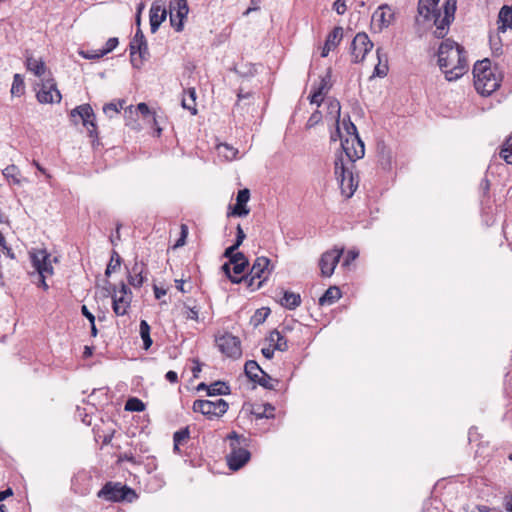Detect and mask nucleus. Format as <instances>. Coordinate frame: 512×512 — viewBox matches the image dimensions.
Returning a JSON list of instances; mask_svg holds the SVG:
<instances>
[{
  "mask_svg": "<svg viewBox=\"0 0 512 512\" xmlns=\"http://www.w3.org/2000/svg\"><path fill=\"white\" fill-rule=\"evenodd\" d=\"M440 0H419L417 6V25L432 22L436 29L434 36L443 39L449 31L450 24L455 19L457 0H445L442 9L438 8Z\"/></svg>",
  "mask_w": 512,
  "mask_h": 512,
  "instance_id": "1",
  "label": "nucleus"
},
{
  "mask_svg": "<svg viewBox=\"0 0 512 512\" xmlns=\"http://www.w3.org/2000/svg\"><path fill=\"white\" fill-rule=\"evenodd\" d=\"M437 56L438 65L448 81H455L468 71L465 48L450 38L440 44Z\"/></svg>",
  "mask_w": 512,
  "mask_h": 512,
  "instance_id": "2",
  "label": "nucleus"
},
{
  "mask_svg": "<svg viewBox=\"0 0 512 512\" xmlns=\"http://www.w3.org/2000/svg\"><path fill=\"white\" fill-rule=\"evenodd\" d=\"M474 86L478 93L489 96L501 84L502 76L497 67L491 66L488 58L477 61L473 67Z\"/></svg>",
  "mask_w": 512,
  "mask_h": 512,
  "instance_id": "3",
  "label": "nucleus"
},
{
  "mask_svg": "<svg viewBox=\"0 0 512 512\" xmlns=\"http://www.w3.org/2000/svg\"><path fill=\"white\" fill-rule=\"evenodd\" d=\"M97 497L113 503H132L138 499V494L134 489L121 482L108 481L98 491Z\"/></svg>",
  "mask_w": 512,
  "mask_h": 512,
  "instance_id": "4",
  "label": "nucleus"
},
{
  "mask_svg": "<svg viewBox=\"0 0 512 512\" xmlns=\"http://www.w3.org/2000/svg\"><path fill=\"white\" fill-rule=\"evenodd\" d=\"M334 172L339 181L342 194L346 198L352 197L358 187V181L355 179L353 172L345 166L342 155L335 159Z\"/></svg>",
  "mask_w": 512,
  "mask_h": 512,
  "instance_id": "5",
  "label": "nucleus"
},
{
  "mask_svg": "<svg viewBox=\"0 0 512 512\" xmlns=\"http://www.w3.org/2000/svg\"><path fill=\"white\" fill-rule=\"evenodd\" d=\"M50 257L51 255L45 249L30 252L31 263L38 277V286L42 287L44 290L49 288L45 280L46 277L53 274Z\"/></svg>",
  "mask_w": 512,
  "mask_h": 512,
  "instance_id": "6",
  "label": "nucleus"
},
{
  "mask_svg": "<svg viewBox=\"0 0 512 512\" xmlns=\"http://www.w3.org/2000/svg\"><path fill=\"white\" fill-rule=\"evenodd\" d=\"M36 98L41 104H53L60 103L62 95L57 89L56 81L51 72H48L47 77L40 80V83L36 84Z\"/></svg>",
  "mask_w": 512,
  "mask_h": 512,
  "instance_id": "7",
  "label": "nucleus"
},
{
  "mask_svg": "<svg viewBox=\"0 0 512 512\" xmlns=\"http://www.w3.org/2000/svg\"><path fill=\"white\" fill-rule=\"evenodd\" d=\"M129 49L133 67L140 68L143 62L150 56L147 40L141 28L136 29L135 35L129 44Z\"/></svg>",
  "mask_w": 512,
  "mask_h": 512,
  "instance_id": "8",
  "label": "nucleus"
},
{
  "mask_svg": "<svg viewBox=\"0 0 512 512\" xmlns=\"http://www.w3.org/2000/svg\"><path fill=\"white\" fill-rule=\"evenodd\" d=\"M192 409L194 412L203 414L208 419H213L219 418L227 412L228 403L223 399L215 401L198 399L194 401Z\"/></svg>",
  "mask_w": 512,
  "mask_h": 512,
  "instance_id": "9",
  "label": "nucleus"
},
{
  "mask_svg": "<svg viewBox=\"0 0 512 512\" xmlns=\"http://www.w3.org/2000/svg\"><path fill=\"white\" fill-rule=\"evenodd\" d=\"M229 439L232 440V451L227 456V463L231 470L237 471L249 461L250 452L247 449L237 447L240 443L239 436L235 432L229 435Z\"/></svg>",
  "mask_w": 512,
  "mask_h": 512,
  "instance_id": "10",
  "label": "nucleus"
},
{
  "mask_svg": "<svg viewBox=\"0 0 512 512\" xmlns=\"http://www.w3.org/2000/svg\"><path fill=\"white\" fill-rule=\"evenodd\" d=\"M112 308L114 313L117 316H124L127 314L128 309L130 308L131 300H132V292L128 288V286L121 282L120 290H116V286L112 287Z\"/></svg>",
  "mask_w": 512,
  "mask_h": 512,
  "instance_id": "11",
  "label": "nucleus"
},
{
  "mask_svg": "<svg viewBox=\"0 0 512 512\" xmlns=\"http://www.w3.org/2000/svg\"><path fill=\"white\" fill-rule=\"evenodd\" d=\"M216 344L219 350L230 358H239L242 354L241 342L238 337L231 333L216 338Z\"/></svg>",
  "mask_w": 512,
  "mask_h": 512,
  "instance_id": "12",
  "label": "nucleus"
},
{
  "mask_svg": "<svg viewBox=\"0 0 512 512\" xmlns=\"http://www.w3.org/2000/svg\"><path fill=\"white\" fill-rule=\"evenodd\" d=\"M341 148L351 163V166H353V163L356 160L361 159L365 154L364 143L359 135H355L351 138H344L341 142Z\"/></svg>",
  "mask_w": 512,
  "mask_h": 512,
  "instance_id": "13",
  "label": "nucleus"
},
{
  "mask_svg": "<svg viewBox=\"0 0 512 512\" xmlns=\"http://www.w3.org/2000/svg\"><path fill=\"white\" fill-rule=\"evenodd\" d=\"M373 48V42L365 32L357 33L351 43V54L353 62L359 63L364 60L366 54Z\"/></svg>",
  "mask_w": 512,
  "mask_h": 512,
  "instance_id": "14",
  "label": "nucleus"
},
{
  "mask_svg": "<svg viewBox=\"0 0 512 512\" xmlns=\"http://www.w3.org/2000/svg\"><path fill=\"white\" fill-rule=\"evenodd\" d=\"M169 9L171 26L174 27L177 32H181L183 30V20L187 17L189 12L187 0H171Z\"/></svg>",
  "mask_w": 512,
  "mask_h": 512,
  "instance_id": "15",
  "label": "nucleus"
},
{
  "mask_svg": "<svg viewBox=\"0 0 512 512\" xmlns=\"http://www.w3.org/2000/svg\"><path fill=\"white\" fill-rule=\"evenodd\" d=\"M71 118L79 117L91 137H97L95 114L89 104H83L74 108L70 113Z\"/></svg>",
  "mask_w": 512,
  "mask_h": 512,
  "instance_id": "16",
  "label": "nucleus"
},
{
  "mask_svg": "<svg viewBox=\"0 0 512 512\" xmlns=\"http://www.w3.org/2000/svg\"><path fill=\"white\" fill-rule=\"evenodd\" d=\"M344 252V249H331L324 252L319 260V267L323 277H330Z\"/></svg>",
  "mask_w": 512,
  "mask_h": 512,
  "instance_id": "17",
  "label": "nucleus"
},
{
  "mask_svg": "<svg viewBox=\"0 0 512 512\" xmlns=\"http://www.w3.org/2000/svg\"><path fill=\"white\" fill-rule=\"evenodd\" d=\"M272 270L273 265H271L269 258L260 256L255 259L249 273L258 278L256 288H261L263 286V283L268 279Z\"/></svg>",
  "mask_w": 512,
  "mask_h": 512,
  "instance_id": "18",
  "label": "nucleus"
},
{
  "mask_svg": "<svg viewBox=\"0 0 512 512\" xmlns=\"http://www.w3.org/2000/svg\"><path fill=\"white\" fill-rule=\"evenodd\" d=\"M395 14L391 7L383 4L374 12L372 19L377 23L379 30L389 27L394 21Z\"/></svg>",
  "mask_w": 512,
  "mask_h": 512,
  "instance_id": "19",
  "label": "nucleus"
},
{
  "mask_svg": "<svg viewBox=\"0 0 512 512\" xmlns=\"http://www.w3.org/2000/svg\"><path fill=\"white\" fill-rule=\"evenodd\" d=\"M250 199V191L247 188L239 190L236 197V204L228 216L244 217L249 214L250 209L247 207V202Z\"/></svg>",
  "mask_w": 512,
  "mask_h": 512,
  "instance_id": "20",
  "label": "nucleus"
},
{
  "mask_svg": "<svg viewBox=\"0 0 512 512\" xmlns=\"http://www.w3.org/2000/svg\"><path fill=\"white\" fill-rule=\"evenodd\" d=\"M166 17L167 11L165 7L158 2H153L149 11L150 29L152 33H155L158 30Z\"/></svg>",
  "mask_w": 512,
  "mask_h": 512,
  "instance_id": "21",
  "label": "nucleus"
},
{
  "mask_svg": "<svg viewBox=\"0 0 512 512\" xmlns=\"http://www.w3.org/2000/svg\"><path fill=\"white\" fill-rule=\"evenodd\" d=\"M25 66L29 72L40 78V80L47 77L48 72H50L41 58L37 59L31 54L26 55Z\"/></svg>",
  "mask_w": 512,
  "mask_h": 512,
  "instance_id": "22",
  "label": "nucleus"
},
{
  "mask_svg": "<svg viewBox=\"0 0 512 512\" xmlns=\"http://www.w3.org/2000/svg\"><path fill=\"white\" fill-rule=\"evenodd\" d=\"M146 265L143 262L136 261L132 268L128 270V282L131 286L141 287L145 281L144 272Z\"/></svg>",
  "mask_w": 512,
  "mask_h": 512,
  "instance_id": "23",
  "label": "nucleus"
},
{
  "mask_svg": "<svg viewBox=\"0 0 512 512\" xmlns=\"http://www.w3.org/2000/svg\"><path fill=\"white\" fill-rule=\"evenodd\" d=\"M268 341L275 350L284 352L288 349L287 340L285 339L284 335L277 329H274L270 332Z\"/></svg>",
  "mask_w": 512,
  "mask_h": 512,
  "instance_id": "24",
  "label": "nucleus"
},
{
  "mask_svg": "<svg viewBox=\"0 0 512 512\" xmlns=\"http://www.w3.org/2000/svg\"><path fill=\"white\" fill-rule=\"evenodd\" d=\"M181 105L184 109L189 110L192 115L197 114L195 88H189L184 91Z\"/></svg>",
  "mask_w": 512,
  "mask_h": 512,
  "instance_id": "25",
  "label": "nucleus"
},
{
  "mask_svg": "<svg viewBox=\"0 0 512 512\" xmlns=\"http://www.w3.org/2000/svg\"><path fill=\"white\" fill-rule=\"evenodd\" d=\"M342 296V293L337 286H330L324 294L319 298V305L325 306V305H332L335 303L338 299H340Z\"/></svg>",
  "mask_w": 512,
  "mask_h": 512,
  "instance_id": "26",
  "label": "nucleus"
},
{
  "mask_svg": "<svg viewBox=\"0 0 512 512\" xmlns=\"http://www.w3.org/2000/svg\"><path fill=\"white\" fill-rule=\"evenodd\" d=\"M501 25L498 27L500 32H505L507 28H512V6L504 5L498 15Z\"/></svg>",
  "mask_w": 512,
  "mask_h": 512,
  "instance_id": "27",
  "label": "nucleus"
},
{
  "mask_svg": "<svg viewBox=\"0 0 512 512\" xmlns=\"http://www.w3.org/2000/svg\"><path fill=\"white\" fill-rule=\"evenodd\" d=\"M280 304L289 310H294L301 304V296L298 293L284 291Z\"/></svg>",
  "mask_w": 512,
  "mask_h": 512,
  "instance_id": "28",
  "label": "nucleus"
},
{
  "mask_svg": "<svg viewBox=\"0 0 512 512\" xmlns=\"http://www.w3.org/2000/svg\"><path fill=\"white\" fill-rule=\"evenodd\" d=\"M274 410V407L269 403L257 404L253 406L251 414H253L257 419L274 418Z\"/></svg>",
  "mask_w": 512,
  "mask_h": 512,
  "instance_id": "29",
  "label": "nucleus"
},
{
  "mask_svg": "<svg viewBox=\"0 0 512 512\" xmlns=\"http://www.w3.org/2000/svg\"><path fill=\"white\" fill-rule=\"evenodd\" d=\"M150 331H151V327L148 324V322L146 320H141L140 325H139V333H140V337L143 341V349L144 350H148L153 344V340L150 336Z\"/></svg>",
  "mask_w": 512,
  "mask_h": 512,
  "instance_id": "30",
  "label": "nucleus"
},
{
  "mask_svg": "<svg viewBox=\"0 0 512 512\" xmlns=\"http://www.w3.org/2000/svg\"><path fill=\"white\" fill-rule=\"evenodd\" d=\"M216 149L220 157H223L225 160L229 161L235 159L238 154V150L227 143H221L217 145Z\"/></svg>",
  "mask_w": 512,
  "mask_h": 512,
  "instance_id": "31",
  "label": "nucleus"
},
{
  "mask_svg": "<svg viewBox=\"0 0 512 512\" xmlns=\"http://www.w3.org/2000/svg\"><path fill=\"white\" fill-rule=\"evenodd\" d=\"M230 394V387L223 381H215L209 385L208 396H218Z\"/></svg>",
  "mask_w": 512,
  "mask_h": 512,
  "instance_id": "32",
  "label": "nucleus"
},
{
  "mask_svg": "<svg viewBox=\"0 0 512 512\" xmlns=\"http://www.w3.org/2000/svg\"><path fill=\"white\" fill-rule=\"evenodd\" d=\"M377 57H378V64L374 68L373 75L378 77H384L388 73V64H387V57L384 55V62L381 54V48H377L376 50Z\"/></svg>",
  "mask_w": 512,
  "mask_h": 512,
  "instance_id": "33",
  "label": "nucleus"
},
{
  "mask_svg": "<svg viewBox=\"0 0 512 512\" xmlns=\"http://www.w3.org/2000/svg\"><path fill=\"white\" fill-rule=\"evenodd\" d=\"M3 176L10 182L15 185H19L21 183L20 180V170L16 165H8L3 170Z\"/></svg>",
  "mask_w": 512,
  "mask_h": 512,
  "instance_id": "34",
  "label": "nucleus"
},
{
  "mask_svg": "<svg viewBox=\"0 0 512 512\" xmlns=\"http://www.w3.org/2000/svg\"><path fill=\"white\" fill-rule=\"evenodd\" d=\"M261 376H258L256 381L254 383H257L258 385L262 386L265 389L268 390H275L276 386L279 384V381L276 379H273L270 375H268L265 371L262 370Z\"/></svg>",
  "mask_w": 512,
  "mask_h": 512,
  "instance_id": "35",
  "label": "nucleus"
},
{
  "mask_svg": "<svg viewBox=\"0 0 512 512\" xmlns=\"http://www.w3.org/2000/svg\"><path fill=\"white\" fill-rule=\"evenodd\" d=\"M244 371L246 376L252 381L255 382L258 378V372H262V368L258 365V363L254 360H248L245 363Z\"/></svg>",
  "mask_w": 512,
  "mask_h": 512,
  "instance_id": "36",
  "label": "nucleus"
},
{
  "mask_svg": "<svg viewBox=\"0 0 512 512\" xmlns=\"http://www.w3.org/2000/svg\"><path fill=\"white\" fill-rule=\"evenodd\" d=\"M342 38L343 28L337 26L328 34L325 42L334 49L341 42Z\"/></svg>",
  "mask_w": 512,
  "mask_h": 512,
  "instance_id": "37",
  "label": "nucleus"
},
{
  "mask_svg": "<svg viewBox=\"0 0 512 512\" xmlns=\"http://www.w3.org/2000/svg\"><path fill=\"white\" fill-rule=\"evenodd\" d=\"M331 69H327L324 76L321 77L320 82L313 86V89L317 90L318 93L325 95L331 88Z\"/></svg>",
  "mask_w": 512,
  "mask_h": 512,
  "instance_id": "38",
  "label": "nucleus"
},
{
  "mask_svg": "<svg viewBox=\"0 0 512 512\" xmlns=\"http://www.w3.org/2000/svg\"><path fill=\"white\" fill-rule=\"evenodd\" d=\"M25 92V84L20 74H15L13 77V83L11 86V94L13 96H21Z\"/></svg>",
  "mask_w": 512,
  "mask_h": 512,
  "instance_id": "39",
  "label": "nucleus"
},
{
  "mask_svg": "<svg viewBox=\"0 0 512 512\" xmlns=\"http://www.w3.org/2000/svg\"><path fill=\"white\" fill-rule=\"evenodd\" d=\"M125 410L131 412H142L145 410V404L137 397H130L125 403Z\"/></svg>",
  "mask_w": 512,
  "mask_h": 512,
  "instance_id": "40",
  "label": "nucleus"
},
{
  "mask_svg": "<svg viewBox=\"0 0 512 512\" xmlns=\"http://www.w3.org/2000/svg\"><path fill=\"white\" fill-rule=\"evenodd\" d=\"M121 262H122V258L115 250H113L111 259H110V261L106 267V270H105V275L110 276L111 273L115 272L121 266Z\"/></svg>",
  "mask_w": 512,
  "mask_h": 512,
  "instance_id": "41",
  "label": "nucleus"
},
{
  "mask_svg": "<svg viewBox=\"0 0 512 512\" xmlns=\"http://www.w3.org/2000/svg\"><path fill=\"white\" fill-rule=\"evenodd\" d=\"M124 101L110 102L104 105L103 112L110 118L120 112L122 109Z\"/></svg>",
  "mask_w": 512,
  "mask_h": 512,
  "instance_id": "42",
  "label": "nucleus"
},
{
  "mask_svg": "<svg viewBox=\"0 0 512 512\" xmlns=\"http://www.w3.org/2000/svg\"><path fill=\"white\" fill-rule=\"evenodd\" d=\"M222 272L226 275V277L234 284H239L242 282V278L232 275V263L228 261L221 266Z\"/></svg>",
  "mask_w": 512,
  "mask_h": 512,
  "instance_id": "43",
  "label": "nucleus"
},
{
  "mask_svg": "<svg viewBox=\"0 0 512 512\" xmlns=\"http://www.w3.org/2000/svg\"><path fill=\"white\" fill-rule=\"evenodd\" d=\"M190 431L188 427H185L183 429H180L176 431L173 435V441L179 443L180 445L183 444L186 440L189 439Z\"/></svg>",
  "mask_w": 512,
  "mask_h": 512,
  "instance_id": "44",
  "label": "nucleus"
},
{
  "mask_svg": "<svg viewBox=\"0 0 512 512\" xmlns=\"http://www.w3.org/2000/svg\"><path fill=\"white\" fill-rule=\"evenodd\" d=\"M343 127L347 134L346 138H351L355 135H358L357 128L355 124L350 120L349 116L347 120L345 118L343 119Z\"/></svg>",
  "mask_w": 512,
  "mask_h": 512,
  "instance_id": "45",
  "label": "nucleus"
},
{
  "mask_svg": "<svg viewBox=\"0 0 512 512\" xmlns=\"http://www.w3.org/2000/svg\"><path fill=\"white\" fill-rule=\"evenodd\" d=\"M79 55L82 56L84 59H99L103 57V54L101 50H81L79 51Z\"/></svg>",
  "mask_w": 512,
  "mask_h": 512,
  "instance_id": "46",
  "label": "nucleus"
},
{
  "mask_svg": "<svg viewBox=\"0 0 512 512\" xmlns=\"http://www.w3.org/2000/svg\"><path fill=\"white\" fill-rule=\"evenodd\" d=\"M118 44H119L118 38H116V37L109 38L105 44V47L100 49L103 56H105L106 54L113 51L117 47Z\"/></svg>",
  "mask_w": 512,
  "mask_h": 512,
  "instance_id": "47",
  "label": "nucleus"
},
{
  "mask_svg": "<svg viewBox=\"0 0 512 512\" xmlns=\"http://www.w3.org/2000/svg\"><path fill=\"white\" fill-rule=\"evenodd\" d=\"M500 156L507 164H512V147L508 146V143H504L500 151Z\"/></svg>",
  "mask_w": 512,
  "mask_h": 512,
  "instance_id": "48",
  "label": "nucleus"
},
{
  "mask_svg": "<svg viewBox=\"0 0 512 512\" xmlns=\"http://www.w3.org/2000/svg\"><path fill=\"white\" fill-rule=\"evenodd\" d=\"M322 120V114L320 111H314L307 120L306 128L310 129L317 125Z\"/></svg>",
  "mask_w": 512,
  "mask_h": 512,
  "instance_id": "49",
  "label": "nucleus"
},
{
  "mask_svg": "<svg viewBox=\"0 0 512 512\" xmlns=\"http://www.w3.org/2000/svg\"><path fill=\"white\" fill-rule=\"evenodd\" d=\"M242 281H244L247 284V287L250 288L252 291L257 290L255 281L258 280L257 277H254L251 273H248L247 275L241 276Z\"/></svg>",
  "mask_w": 512,
  "mask_h": 512,
  "instance_id": "50",
  "label": "nucleus"
},
{
  "mask_svg": "<svg viewBox=\"0 0 512 512\" xmlns=\"http://www.w3.org/2000/svg\"><path fill=\"white\" fill-rule=\"evenodd\" d=\"M186 308V319L198 321L199 320V310L196 306L190 307L188 305H185Z\"/></svg>",
  "mask_w": 512,
  "mask_h": 512,
  "instance_id": "51",
  "label": "nucleus"
},
{
  "mask_svg": "<svg viewBox=\"0 0 512 512\" xmlns=\"http://www.w3.org/2000/svg\"><path fill=\"white\" fill-rule=\"evenodd\" d=\"M249 265H244L243 262L241 263H232V275L233 276H237V277H241L243 276L242 274L244 273V271L247 269Z\"/></svg>",
  "mask_w": 512,
  "mask_h": 512,
  "instance_id": "52",
  "label": "nucleus"
},
{
  "mask_svg": "<svg viewBox=\"0 0 512 512\" xmlns=\"http://www.w3.org/2000/svg\"><path fill=\"white\" fill-rule=\"evenodd\" d=\"M329 110H330V113L334 112L336 114V123L340 122L341 106H340L339 101H337V100L330 101Z\"/></svg>",
  "mask_w": 512,
  "mask_h": 512,
  "instance_id": "53",
  "label": "nucleus"
},
{
  "mask_svg": "<svg viewBox=\"0 0 512 512\" xmlns=\"http://www.w3.org/2000/svg\"><path fill=\"white\" fill-rule=\"evenodd\" d=\"M246 238V234L244 233L242 227L240 224L237 225L236 228V239L233 245L237 246L238 248L243 243L244 239Z\"/></svg>",
  "mask_w": 512,
  "mask_h": 512,
  "instance_id": "54",
  "label": "nucleus"
},
{
  "mask_svg": "<svg viewBox=\"0 0 512 512\" xmlns=\"http://www.w3.org/2000/svg\"><path fill=\"white\" fill-rule=\"evenodd\" d=\"M324 95L321 93H318L317 90L313 89L312 94L309 97L310 103L317 104V106H320L323 102Z\"/></svg>",
  "mask_w": 512,
  "mask_h": 512,
  "instance_id": "55",
  "label": "nucleus"
},
{
  "mask_svg": "<svg viewBox=\"0 0 512 512\" xmlns=\"http://www.w3.org/2000/svg\"><path fill=\"white\" fill-rule=\"evenodd\" d=\"M333 9L337 12V14L343 15L347 9L345 0H336L333 4Z\"/></svg>",
  "mask_w": 512,
  "mask_h": 512,
  "instance_id": "56",
  "label": "nucleus"
},
{
  "mask_svg": "<svg viewBox=\"0 0 512 512\" xmlns=\"http://www.w3.org/2000/svg\"><path fill=\"white\" fill-rule=\"evenodd\" d=\"M243 262L244 265H249V261L247 257L242 252H236L233 256L231 263H241Z\"/></svg>",
  "mask_w": 512,
  "mask_h": 512,
  "instance_id": "57",
  "label": "nucleus"
},
{
  "mask_svg": "<svg viewBox=\"0 0 512 512\" xmlns=\"http://www.w3.org/2000/svg\"><path fill=\"white\" fill-rule=\"evenodd\" d=\"M238 250V247L235 246V245H231L229 247H227L223 253V257L224 258H227L228 261H231L233 256L235 255V253L237 252Z\"/></svg>",
  "mask_w": 512,
  "mask_h": 512,
  "instance_id": "58",
  "label": "nucleus"
},
{
  "mask_svg": "<svg viewBox=\"0 0 512 512\" xmlns=\"http://www.w3.org/2000/svg\"><path fill=\"white\" fill-rule=\"evenodd\" d=\"M358 255H359L358 251H355V250L348 251V253L344 259L343 265H349L350 262L354 261L358 257Z\"/></svg>",
  "mask_w": 512,
  "mask_h": 512,
  "instance_id": "59",
  "label": "nucleus"
},
{
  "mask_svg": "<svg viewBox=\"0 0 512 512\" xmlns=\"http://www.w3.org/2000/svg\"><path fill=\"white\" fill-rule=\"evenodd\" d=\"M81 313L84 317L88 319L90 324H93V322H95V316L89 311L86 305H83L81 307Z\"/></svg>",
  "mask_w": 512,
  "mask_h": 512,
  "instance_id": "60",
  "label": "nucleus"
},
{
  "mask_svg": "<svg viewBox=\"0 0 512 512\" xmlns=\"http://www.w3.org/2000/svg\"><path fill=\"white\" fill-rule=\"evenodd\" d=\"M120 460L121 461H127V462H130L132 464H138L139 463L132 453H124L123 455L120 456Z\"/></svg>",
  "mask_w": 512,
  "mask_h": 512,
  "instance_id": "61",
  "label": "nucleus"
},
{
  "mask_svg": "<svg viewBox=\"0 0 512 512\" xmlns=\"http://www.w3.org/2000/svg\"><path fill=\"white\" fill-rule=\"evenodd\" d=\"M165 378L167 381H169L170 383H177L178 382V375L175 371H168L166 374H165Z\"/></svg>",
  "mask_w": 512,
  "mask_h": 512,
  "instance_id": "62",
  "label": "nucleus"
},
{
  "mask_svg": "<svg viewBox=\"0 0 512 512\" xmlns=\"http://www.w3.org/2000/svg\"><path fill=\"white\" fill-rule=\"evenodd\" d=\"M275 349L270 345L269 347L262 348L261 352L263 356L267 359H272L274 355Z\"/></svg>",
  "mask_w": 512,
  "mask_h": 512,
  "instance_id": "63",
  "label": "nucleus"
},
{
  "mask_svg": "<svg viewBox=\"0 0 512 512\" xmlns=\"http://www.w3.org/2000/svg\"><path fill=\"white\" fill-rule=\"evenodd\" d=\"M137 110L144 116L150 115V109L146 103H139L137 105Z\"/></svg>",
  "mask_w": 512,
  "mask_h": 512,
  "instance_id": "64",
  "label": "nucleus"
}]
</instances>
